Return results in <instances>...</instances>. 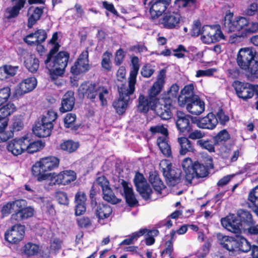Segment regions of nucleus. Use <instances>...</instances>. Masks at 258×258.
I'll return each instance as SVG.
<instances>
[{
  "mask_svg": "<svg viewBox=\"0 0 258 258\" xmlns=\"http://www.w3.org/2000/svg\"><path fill=\"white\" fill-rule=\"evenodd\" d=\"M166 70H160L156 80L148 90L147 95L140 94L138 97L137 109L139 112L147 114L149 110L155 111L160 103V94L165 84Z\"/></svg>",
  "mask_w": 258,
  "mask_h": 258,
  "instance_id": "1",
  "label": "nucleus"
},
{
  "mask_svg": "<svg viewBox=\"0 0 258 258\" xmlns=\"http://www.w3.org/2000/svg\"><path fill=\"white\" fill-rule=\"evenodd\" d=\"M236 60L248 80L258 79V53L255 50L249 47L240 48Z\"/></svg>",
  "mask_w": 258,
  "mask_h": 258,
  "instance_id": "2",
  "label": "nucleus"
},
{
  "mask_svg": "<svg viewBox=\"0 0 258 258\" xmlns=\"http://www.w3.org/2000/svg\"><path fill=\"white\" fill-rule=\"evenodd\" d=\"M233 13H227L223 20V26L228 32H239L240 37L246 38L253 33L258 32V22H250L245 17L236 16Z\"/></svg>",
  "mask_w": 258,
  "mask_h": 258,
  "instance_id": "3",
  "label": "nucleus"
},
{
  "mask_svg": "<svg viewBox=\"0 0 258 258\" xmlns=\"http://www.w3.org/2000/svg\"><path fill=\"white\" fill-rule=\"evenodd\" d=\"M59 163L60 159L54 156L41 158L32 166V173L39 181L51 179L55 173L48 172L57 168Z\"/></svg>",
  "mask_w": 258,
  "mask_h": 258,
  "instance_id": "4",
  "label": "nucleus"
},
{
  "mask_svg": "<svg viewBox=\"0 0 258 258\" xmlns=\"http://www.w3.org/2000/svg\"><path fill=\"white\" fill-rule=\"evenodd\" d=\"M132 68L130 73L128 85L126 82L116 84L118 96L128 100L135 91V85L137 77L140 69L139 59L138 56H133L131 58Z\"/></svg>",
  "mask_w": 258,
  "mask_h": 258,
  "instance_id": "5",
  "label": "nucleus"
},
{
  "mask_svg": "<svg viewBox=\"0 0 258 258\" xmlns=\"http://www.w3.org/2000/svg\"><path fill=\"white\" fill-rule=\"evenodd\" d=\"M70 57V54L68 51H60L53 57L52 60L44 63L52 80L55 81L64 74Z\"/></svg>",
  "mask_w": 258,
  "mask_h": 258,
  "instance_id": "6",
  "label": "nucleus"
},
{
  "mask_svg": "<svg viewBox=\"0 0 258 258\" xmlns=\"http://www.w3.org/2000/svg\"><path fill=\"white\" fill-rule=\"evenodd\" d=\"M187 182L191 183L192 179L205 177L209 174L208 166L198 161L193 162L189 157L185 158L182 162Z\"/></svg>",
  "mask_w": 258,
  "mask_h": 258,
  "instance_id": "7",
  "label": "nucleus"
},
{
  "mask_svg": "<svg viewBox=\"0 0 258 258\" xmlns=\"http://www.w3.org/2000/svg\"><path fill=\"white\" fill-rule=\"evenodd\" d=\"M241 230L249 235H258V224L251 212L247 210L240 209L237 211Z\"/></svg>",
  "mask_w": 258,
  "mask_h": 258,
  "instance_id": "8",
  "label": "nucleus"
},
{
  "mask_svg": "<svg viewBox=\"0 0 258 258\" xmlns=\"http://www.w3.org/2000/svg\"><path fill=\"white\" fill-rule=\"evenodd\" d=\"M159 166L166 183L169 186H174L181 182V170L173 168L172 164L169 160L162 161Z\"/></svg>",
  "mask_w": 258,
  "mask_h": 258,
  "instance_id": "9",
  "label": "nucleus"
},
{
  "mask_svg": "<svg viewBox=\"0 0 258 258\" xmlns=\"http://www.w3.org/2000/svg\"><path fill=\"white\" fill-rule=\"evenodd\" d=\"M88 50L89 47H87L82 51L71 67L70 72L74 77L83 75L90 70Z\"/></svg>",
  "mask_w": 258,
  "mask_h": 258,
  "instance_id": "10",
  "label": "nucleus"
},
{
  "mask_svg": "<svg viewBox=\"0 0 258 258\" xmlns=\"http://www.w3.org/2000/svg\"><path fill=\"white\" fill-rule=\"evenodd\" d=\"M224 37L219 25H207L202 27L201 39L206 44L215 43Z\"/></svg>",
  "mask_w": 258,
  "mask_h": 258,
  "instance_id": "11",
  "label": "nucleus"
},
{
  "mask_svg": "<svg viewBox=\"0 0 258 258\" xmlns=\"http://www.w3.org/2000/svg\"><path fill=\"white\" fill-rule=\"evenodd\" d=\"M25 234V226L16 224L5 231L4 238L9 243L17 245L24 239Z\"/></svg>",
  "mask_w": 258,
  "mask_h": 258,
  "instance_id": "12",
  "label": "nucleus"
},
{
  "mask_svg": "<svg viewBox=\"0 0 258 258\" xmlns=\"http://www.w3.org/2000/svg\"><path fill=\"white\" fill-rule=\"evenodd\" d=\"M175 118L177 130L183 135L190 131L192 127V124L195 122L192 116L180 110L176 111Z\"/></svg>",
  "mask_w": 258,
  "mask_h": 258,
  "instance_id": "13",
  "label": "nucleus"
},
{
  "mask_svg": "<svg viewBox=\"0 0 258 258\" xmlns=\"http://www.w3.org/2000/svg\"><path fill=\"white\" fill-rule=\"evenodd\" d=\"M232 86L237 97L244 101H247L254 95L255 84L235 81Z\"/></svg>",
  "mask_w": 258,
  "mask_h": 258,
  "instance_id": "14",
  "label": "nucleus"
},
{
  "mask_svg": "<svg viewBox=\"0 0 258 258\" xmlns=\"http://www.w3.org/2000/svg\"><path fill=\"white\" fill-rule=\"evenodd\" d=\"M180 13L175 12L165 13L159 19V23L162 25L163 28L168 29H177L180 27L181 19Z\"/></svg>",
  "mask_w": 258,
  "mask_h": 258,
  "instance_id": "15",
  "label": "nucleus"
},
{
  "mask_svg": "<svg viewBox=\"0 0 258 258\" xmlns=\"http://www.w3.org/2000/svg\"><path fill=\"white\" fill-rule=\"evenodd\" d=\"M101 85H98L95 83L84 81L78 89V92L84 97L94 102L98 95Z\"/></svg>",
  "mask_w": 258,
  "mask_h": 258,
  "instance_id": "16",
  "label": "nucleus"
},
{
  "mask_svg": "<svg viewBox=\"0 0 258 258\" xmlns=\"http://www.w3.org/2000/svg\"><path fill=\"white\" fill-rule=\"evenodd\" d=\"M221 223L222 226L227 230L236 235L240 234L242 232L237 214L235 215L230 213L225 217L221 218Z\"/></svg>",
  "mask_w": 258,
  "mask_h": 258,
  "instance_id": "17",
  "label": "nucleus"
},
{
  "mask_svg": "<svg viewBox=\"0 0 258 258\" xmlns=\"http://www.w3.org/2000/svg\"><path fill=\"white\" fill-rule=\"evenodd\" d=\"M171 3V0H151L148 6L152 19H155L161 16Z\"/></svg>",
  "mask_w": 258,
  "mask_h": 258,
  "instance_id": "18",
  "label": "nucleus"
},
{
  "mask_svg": "<svg viewBox=\"0 0 258 258\" xmlns=\"http://www.w3.org/2000/svg\"><path fill=\"white\" fill-rule=\"evenodd\" d=\"M77 177V173L75 171L64 170L58 174L55 173L50 180L54 184L67 185L75 181Z\"/></svg>",
  "mask_w": 258,
  "mask_h": 258,
  "instance_id": "19",
  "label": "nucleus"
},
{
  "mask_svg": "<svg viewBox=\"0 0 258 258\" xmlns=\"http://www.w3.org/2000/svg\"><path fill=\"white\" fill-rule=\"evenodd\" d=\"M37 81L35 77H29L22 80L15 90L17 96H22L32 91L37 86Z\"/></svg>",
  "mask_w": 258,
  "mask_h": 258,
  "instance_id": "20",
  "label": "nucleus"
},
{
  "mask_svg": "<svg viewBox=\"0 0 258 258\" xmlns=\"http://www.w3.org/2000/svg\"><path fill=\"white\" fill-rule=\"evenodd\" d=\"M47 37L46 31L42 29H38L34 33H31L26 36L24 41L30 46H38L45 41Z\"/></svg>",
  "mask_w": 258,
  "mask_h": 258,
  "instance_id": "21",
  "label": "nucleus"
},
{
  "mask_svg": "<svg viewBox=\"0 0 258 258\" xmlns=\"http://www.w3.org/2000/svg\"><path fill=\"white\" fill-rule=\"evenodd\" d=\"M194 89V84L190 83L185 85L181 89L180 93L177 98L178 105L180 107H184L185 104L187 103V102H189V101L199 96L195 94Z\"/></svg>",
  "mask_w": 258,
  "mask_h": 258,
  "instance_id": "22",
  "label": "nucleus"
},
{
  "mask_svg": "<svg viewBox=\"0 0 258 258\" xmlns=\"http://www.w3.org/2000/svg\"><path fill=\"white\" fill-rule=\"evenodd\" d=\"M95 213L98 218V222L102 225L106 223L107 220L112 213L111 207L107 204L99 203L95 206Z\"/></svg>",
  "mask_w": 258,
  "mask_h": 258,
  "instance_id": "23",
  "label": "nucleus"
},
{
  "mask_svg": "<svg viewBox=\"0 0 258 258\" xmlns=\"http://www.w3.org/2000/svg\"><path fill=\"white\" fill-rule=\"evenodd\" d=\"M217 238L219 244L224 249L229 252H233L236 249L237 245V238L218 233Z\"/></svg>",
  "mask_w": 258,
  "mask_h": 258,
  "instance_id": "24",
  "label": "nucleus"
},
{
  "mask_svg": "<svg viewBox=\"0 0 258 258\" xmlns=\"http://www.w3.org/2000/svg\"><path fill=\"white\" fill-rule=\"evenodd\" d=\"M76 99L74 91H68L63 96L61 101V106L59 108V111L64 113L72 111L74 107Z\"/></svg>",
  "mask_w": 258,
  "mask_h": 258,
  "instance_id": "25",
  "label": "nucleus"
},
{
  "mask_svg": "<svg viewBox=\"0 0 258 258\" xmlns=\"http://www.w3.org/2000/svg\"><path fill=\"white\" fill-rule=\"evenodd\" d=\"M53 124L48 123L41 119L40 121L36 122L33 127V132L36 136L39 138H46L51 135Z\"/></svg>",
  "mask_w": 258,
  "mask_h": 258,
  "instance_id": "26",
  "label": "nucleus"
},
{
  "mask_svg": "<svg viewBox=\"0 0 258 258\" xmlns=\"http://www.w3.org/2000/svg\"><path fill=\"white\" fill-rule=\"evenodd\" d=\"M185 107L188 112L193 115H199L205 110V102L199 96L187 102Z\"/></svg>",
  "mask_w": 258,
  "mask_h": 258,
  "instance_id": "27",
  "label": "nucleus"
},
{
  "mask_svg": "<svg viewBox=\"0 0 258 258\" xmlns=\"http://www.w3.org/2000/svg\"><path fill=\"white\" fill-rule=\"evenodd\" d=\"M25 137L14 139L9 142L7 145L8 151L14 156H18L25 151Z\"/></svg>",
  "mask_w": 258,
  "mask_h": 258,
  "instance_id": "28",
  "label": "nucleus"
},
{
  "mask_svg": "<svg viewBox=\"0 0 258 258\" xmlns=\"http://www.w3.org/2000/svg\"><path fill=\"white\" fill-rule=\"evenodd\" d=\"M197 123L201 128L213 130L218 124V119L213 113L210 112L204 117L199 119Z\"/></svg>",
  "mask_w": 258,
  "mask_h": 258,
  "instance_id": "29",
  "label": "nucleus"
},
{
  "mask_svg": "<svg viewBox=\"0 0 258 258\" xmlns=\"http://www.w3.org/2000/svg\"><path fill=\"white\" fill-rule=\"evenodd\" d=\"M26 0H18L15 5L8 7L5 11L4 18L8 20L16 18L26 4Z\"/></svg>",
  "mask_w": 258,
  "mask_h": 258,
  "instance_id": "30",
  "label": "nucleus"
},
{
  "mask_svg": "<svg viewBox=\"0 0 258 258\" xmlns=\"http://www.w3.org/2000/svg\"><path fill=\"white\" fill-rule=\"evenodd\" d=\"M44 12L43 7H30L28 10L30 16L28 19L27 27L32 28L34 24L40 20Z\"/></svg>",
  "mask_w": 258,
  "mask_h": 258,
  "instance_id": "31",
  "label": "nucleus"
},
{
  "mask_svg": "<svg viewBox=\"0 0 258 258\" xmlns=\"http://www.w3.org/2000/svg\"><path fill=\"white\" fill-rule=\"evenodd\" d=\"M25 145L24 147L25 148V151L28 153L33 154L39 151L45 147V143L41 140L33 141L30 137L25 136Z\"/></svg>",
  "mask_w": 258,
  "mask_h": 258,
  "instance_id": "32",
  "label": "nucleus"
},
{
  "mask_svg": "<svg viewBox=\"0 0 258 258\" xmlns=\"http://www.w3.org/2000/svg\"><path fill=\"white\" fill-rule=\"evenodd\" d=\"M177 142L179 145V152L181 155H185L188 153H195L196 149L194 145L186 137H179Z\"/></svg>",
  "mask_w": 258,
  "mask_h": 258,
  "instance_id": "33",
  "label": "nucleus"
},
{
  "mask_svg": "<svg viewBox=\"0 0 258 258\" xmlns=\"http://www.w3.org/2000/svg\"><path fill=\"white\" fill-rule=\"evenodd\" d=\"M149 181L157 194H161L162 190L166 187L157 171L150 172Z\"/></svg>",
  "mask_w": 258,
  "mask_h": 258,
  "instance_id": "34",
  "label": "nucleus"
},
{
  "mask_svg": "<svg viewBox=\"0 0 258 258\" xmlns=\"http://www.w3.org/2000/svg\"><path fill=\"white\" fill-rule=\"evenodd\" d=\"M34 209L31 207H25L20 212H15L11 215L12 222H20L31 217L34 215Z\"/></svg>",
  "mask_w": 258,
  "mask_h": 258,
  "instance_id": "35",
  "label": "nucleus"
},
{
  "mask_svg": "<svg viewBox=\"0 0 258 258\" xmlns=\"http://www.w3.org/2000/svg\"><path fill=\"white\" fill-rule=\"evenodd\" d=\"M24 65L31 73H36L39 67V60L34 54H27L24 57Z\"/></svg>",
  "mask_w": 258,
  "mask_h": 258,
  "instance_id": "36",
  "label": "nucleus"
},
{
  "mask_svg": "<svg viewBox=\"0 0 258 258\" xmlns=\"http://www.w3.org/2000/svg\"><path fill=\"white\" fill-rule=\"evenodd\" d=\"M80 146L79 142L69 139L63 140L59 145L60 149L68 154L73 153L77 151Z\"/></svg>",
  "mask_w": 258,
  "mask_h": 258,
  "instance_id": "37",
  "label": "nucleus"
},
{
  "mask_svg": "<svg viewBox=\"0 0 258 258\" xmlns=\"http://www.w3.org/2000/svg\"><path fill=\"white\" fill-rule=\"evenodd\" d=\"M18 66L5 64L0 67V80H6L16 75Z\"/></svg>",
  "mask_w": 258,
  "mask_h": 258,
  "instance_id": "38",
  "label": "nucleus"
},
{
  "mask_svg": "<svg viewBox=\"0 0 258 258\" xmlns=\"http://www.w3.org/2000/svg\"><path fill=\"white\" fill-rule=\"evenodd\" d=\"M130 100L118 96L113 102L112 106L119 115L124 114L128 106Z\"/></svg>",
  "mask_w": 258,
  "mask_h": 258,
  "instance_id": "39",
  "label": "nucleus"
},
{
  "mask_svg": "<svg viewBox=\"0 0 258 258\" xmlns=\"http://www.w3.org/2000/svg\"><path fill=\"white\" fill-rule=\"evenodd\" d=\"M230 138L231 136L226 129L220 131L212 138L213 142H215L217 146L226 145L227 142Z\"/></svg>",
  "mask_w": 258,
  "mask_h": 258,
  "instance_id": "40",
  "label": "nucleus"
},
{
  "mask_svg": "<svg viewBox=\"0 0 258 258\" xmlns=\"http://www.w3.org/2000/svg\"><path fill=\"white\" fill-rule=\"evenodd\" d=\"M168 139V137H159L157 139V143L163 154L169 157L171 155L172 152Z\"/></svg>",
  "mask_w": 258,
  "mask_h": 258,
  "instance_id": "41",
  "label": "nucleus"
},
{
  "mask_svg": "<svg viewBox=\"0 0 258 258\" xmlns=\"http://www.w3.org/2000/svg\"><path fill=\"white\" fill-rule=\"evenodd\" d=\"M76 114L73 113H67L63 119L64 127L70 128L73 131L78 130L80 125L76 124Z\"/></svg>",
  "mask_w": 258,
  "mask_h": 258,
  "instance_id": "42",
  "label": "nucleus"
},
{
  "mask_svg": "<svg viewBox=\"0 0 258 258\" xmlns=\"http://www.w3.org/2000/svg\"><path fill=\"white\" fill-rule=\"evenodd\" d=\"M196 145L202 150H207L209 153H214L216 152L215 147H217V146L213 140L204 138V139L202 140L197 142Z\"/></svg>",
  "mask_w": 258,
  "mask_h": 258,
  "instance_id": "43",
  "label": "nucleus"
},
{
  "mask_svg": "<svg viewBox=\"0 0 258 258\" xmlns=\"http://www.w3.org/2000/svg\"><path fill=\"white\" fill-rule=\"evenodd\" d=\"M102 191L103 199L108 203L114 205L120 203L121 201L120 199L116 197L110 186L104 189Z\"/></svg>",
  "mask_w": 258,
  "mask_h": 258,
  "instance_id": "44",
  "label": "nucleus"
},
{
  "mask_svg": "<svg viewBox=\"0 0 258 258\" xmlns=\"http://www.w3.org/2000/svg\"><path fill=\"white\" fill-rule=\"evenodd\" d=\"M8 117H5L4 119H2L0 123V142H6L13 136V133L12 131L9 133H6L5 130L8 125Z\"/></svg>",
  "mask_w": 258,
  "mask_h": 258,
  "instance_id": "45",
  "label": "nucleus"
},
{
  "mask_svg": "<svg viewBox=\"0 0 258 258\" xmlns=\"http://www.w3.org/2000/svg\"><path fill=\"white\" fill-rule=\"evenodd\" d=\"M136 188L137 191L140 194L144 200L147 201L151 199L153 191L148 182L137 186Z\"/></svg>",
  "mask_w": 258,
  "mask_h": 258,
  "instance_id": "46",
  "label": "nucleus"
},
{
  "mask_svg": "<svg viewBox=\"0 0 258 258\" xmlns=\"http://www.w3.org/2000/svg\"><path fill=\"white\" fill-rule=\"evenodd\" d=\"M248 200L253 207V211L258 216V185L250 191Z\"/></svg>",
  "mask_w": 258,
  "mask_h": 258,
  "instance_id": "47",
  "label": "nucleus"
},
{
  "mask_svg": "<svg viewBox=\"0 0 258 258\" xmlns=\"http://www.w3.org/2000/svg\"><path fill=\"white\" fill-rule=\"evenodd\" d=\"M237 243L238 245L235 251L238 250L243 252H247L252 248V245H251L250 243L243 236L237 237Z\"/></svg>",
  "mask_w": 258,
  "mask_h": 258,
  "instance_id": "48",
  "label": "nucleus"
},
{
  "mask_svg": "<svg viewBox=\"0 0 258 258\" xmlns=\"http://www.w3.org/2000/svg\"><path fill=\"white\" fill-rule=\"evenodd\" d=\"M185 135H187V138L189 140L197 141V142L202 140L204 139V138L206 137V134L205 132L198 129L192 130V127H191L189 132L186 133Z\"/></svg>",
  "mask_w": 258,
  "mask_h": 258,
  "instance_id": "49",
  "label": "nucleus"
},
{
  "mask_svg": "<svg viewBox=\"0 0 258 258\" xmlns=\"http://www.w3.org/2000/svg\"><path fill=\"white\" fill-rule=\"evenodd\" d=\"M112 56V53L108 51H106L103 53L101 65L102 68L107 72H110L112 70V63L110 60Z\"/></svg>",
  "mask_w": 258,
  "mask_h": 258,
  "instance_id": "50",
  "label": "nucleus"
},
{
  "mask_svg": "<svg viewBox=\"0 0 258 258\" xmlns=\"http://www.w3.org/2000/svg\"><path fill=\"white\" fill-rule=\"evenodd\" d=\"M39 246L32 242H28L23 247V253L28 256H33L39 253Z\"/></svg>",
  "mask_w": 258,
  "mask_h": 258,
  "instance_id": "51",
  "label": "nucleus"
},
{
  "mask_svg": "<svg viewBox=\"0 0 258 258\" xmlns=\"http://www.w3.org/2000/svg\"><path fill=\"white\" fill-rule=\"evenodd\" d=\"M147 232L148 229L146 228L141 229L139 231L133 233L128 238L124 239L120 244L130 245L132 244L135 240H137L140 237L144 235Z\"/></svg>",
  "mask_w": 258,
  "mask_h": 258,
  "instance_id": "52",
  "label": "nucleus"
},
{
  "mask_svg": "<svg viewBox=\"0 0 258 258\" xmlns=\"http://www.w3.org/2000/svg\"><path fill=\"white\" fill-rule=\"evenodd\" d=\"M92 186L94 187L99 186L101 188L102 190L110 186V183L107 177L103 175L98 176L96 177L93 183Z\"/></svg>",
  "mask_w": 258,
  "mask_h": 258,
  "instance_id": "53",
  "label": "nucleus"
},
{
  "mask_svg": "<svg viewBox=\"0 0 258 258\" xmlns=\"http://www.w3.org/2000/svg\"><path fill=\"white\" fill-rule=\"evenodd\" d=\"M126 204L130 207H135L139 205V202L136 198L133 190L124 194Z\"/></svg>",
  "mask_w": 258,
  "mask_h": 258,
  "instance_id": "54",
  "label": "nucleus"
},
{
  "mask_svg": "<svg viewBox=\"0 0 258 258\" xmlns=\"http://www.w3.org/2000/svg\"><path fill=\"white\" fill-rule=\"evenodd\" d=\"M157 114L163 120L170 119L172 116L171 108L161 106L157 111Z\"/></svg>",
  "mask_w": 258,
  "mask_h": 258,
  "instance_id": "55",
  "label": "nucleus"
},
{
  "mask_svg": "<svg viewBox=\"0 0 258 258\" xmlns=\"http://www.w3.org/2000/svg\"><path fill=\"white\" fill-rule=\"evenodd\" d=\"M109 94V90L106 87L101 85L98 95L100 104L102 106H105L107 105L106 96Z\"/></svg>",
  "mask_w": 258,
  "mask_h": 258,
  "instance_id": "56",
  "label": "nucleus"
},
{
  "mask_svg": "<svg viewBox=\"0 0 258 258\" xmlns=\"http://www.w3.org/2000/svg\"><path fill=\"white\" fill-rule=\"evenodd\" d=\"M10 95L11 89L9 87L0 89V108L4 106L3 104L7 102Z\"/></svg>",
  "mask_w": 258,
  "mask_h": 258,
  "instance_id": "57",
  "label": "nucleus"
},
{
  "mask_svg": "<svg viewBox=\"0 0 258 258\" xmlns=\"http://www.w3.org/2000/svg\"><path fill=\"white\" fill-rule=\"evenodd\" d=\"M149 131L152 134L160 133L164 137H168L169 135L168 129L164 124L152 126L150 127Z\"/></svg>",
  "mask_w": 258,
  "mask_h": 258,
  "instance_id": "58",
  "label": "nucleus"
},
{
  "mask_svg": "<svg viewBox=\"0 0 258 258\" xmlns=\"http://www.w3.org/2000/svg\"><path fill=\"white\" fill-rule=\"evenodd\" d=\"M155 73V70L153 67L149 63L145 64L142 68L141 70V74L146 78L151 77Z\"/></svg>",
  "mask_w": 258,
  "mask_h": 258,
  "instance_id": "59",
  "label": "nucleus"
},
{
  "mask_svg": "<svg viewBox=\"0 0 258 258\" xmlns=\"http://www.w3.org/2000/svg\"><path fill=\"white\" fill-rule=\"evenodd\" d=\"M78 226L81 228H89L92 226V221L88 217L83 216L77 219Z\"/></svg>",
  "mask_w": 258,
  "mask_h": 258,
  "instance_id": "60",
  "label": "nucleus"
},
{
  "mask_svg": "<svg viewBox=\"0 0 258 258\" xmlns=\"http://www.w3.org/2000/svg\"><path fill=\"white\" fill-rule=\"evenodd\" d=\"M55 198L58 203L62 205L68 206L69 204V199L68 195L66 192L62 191H58L56 192Z\"/></svg>",
  "mask_w": 258,
  "mask_h": 258,
  "instance_id": "61",
  "label": "nucleus"
},
{
  "mask_svg": "<svg viewBox=\"0 0 258 258\" xmlns=\"http://www.w3.org/2000/svg\"><path fill=\"white\" fill-rule=\"evenodd\" d=\"M125 54V52L121 48L116 50L114 57V63L116 66H119L123 63Z\"/></svg>",
  "mask_w": 258,
  "mask_h": 258,
  "instance_id": "62",
  "label": "nucleus"
},
{
  "mask_svg": "<svg viewBox=\"0 0 258 258\" xmlns=\"http://www.w3.org/2000/svg\"><path fill=\"white\" fill-rule=\"evenodd\" d=\"M57 117V113L52 110H48L47 114L43 115L41 119L48 123L53 124L52 122L54 121Z\"/></svg>",
  "mask_w": 258,
  "mask_h": 258,
  "instance_id": "63",
  "label": "nucleus"
},
{
  "mask_svg": "<svg viewBox=\"0 0 258 258\" xmlns=\"http://www.w3.org/2000/svg\"><path fill=\"white\" fill-rule=\"evenodd\" d=\"M216 116L218 119V121L219 120V122L222 125H225L229 120V116L225 113L222 108H220L218 109Z\"/></svg>",
  "mask_w": 258,
  "mask_h": 258,
  "instance_id": "64",
  "label": "nucleus"
}]
</instances>
